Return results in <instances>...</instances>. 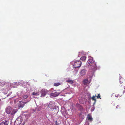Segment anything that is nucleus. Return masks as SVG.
<instances>
[{
    "mask_svg": "<svg viewBox=\"0 0 125 125\" xmlns=\"http://www.w3.org/2000/svg\"><path fill=\"white\" fill-rule=\"evenodd\" d=\"M122 96V94H121V95H120L119 94H118L117 95V96L118 97H121V96Z\"/></svg>",
    "mask_w": 125,
    "mask_h": 125,
    "instance_id": "5701e85b",
    "label": "nucleus"
},
{
    "mask_svg": "<svg viewBox=\"0 0 125 125\" xmlns=\"http://www.w3.org/2000/svg\"><path fill=\"white\" fill-rule=\"evenodd\" d=\"M51 96H55V93H52L51 94Z\"/></svg>",
    "mask_w": 125,
    "mask_h": 125,
    "instance_id": "4be33fe9",
    "label": "nucleus"
},
{
    "mask_svg": "<svg viewBox=\"0 0 125 125\" xmlns=\"http://www.w3.org/2000/svg\"><path fill=\"white\" fill-rule=\"evenodd\" d=\"M79 101L82 104H83L84 102V101H82V102H81L80 101V100H79Z\"/></svg>",
    "mask_w": 125,
    "mask_h": 125,
    "instance_id": "b1692460",
    "label": "nucleus"
},
{
    "mask_svg": "<svg viewBox=\"0 0 125 125\" xmlns=\"http://www.w3.org/2000/svg\"><path fill=\"white\" fill-rule=\"evenodd\" d=\"M82 112H81L80 114L79 115V117L80 118H81L82 119H84V116H83L82 114Z\"/></svg>",
    "mask_w": 125,
    "mask_h": 125,
    "instance_id": "f8f14e48",
    "label": "nucleus"
},
{
    "mask_svg": "<svg viewBox=\"0 0 125 125\" xmlns=\"http://www.w3.org/2000/svg\"><path fill=\"white\" fill-rule=\"evenodd\" d=\"M32 94L33 95H39V94H38V93H35V92H33Z\"/></svg>",
    "mask_w": 125,
    "mask_h": 125,
    "instance_id": "6ab92c4d",
    "label": "nucleus"
},
{
    "mask_svg": "<svg viewBox=\"0 0 125 125\" xmlns=\"http://www.w3.org/2000/svg\"><path fill=\"white\" fill-rule=\"evenodd\" d=\"M80 74L81 76H83L85 74V71L84 70H82L80 72Z\"/></svg>",
    "mask_w": 125,
    "mask_h": 125,
    "instance_id": "9d476101",
    "label": "nucleus"
},
{
    "mask_svg": "<svg viewBox=\"0 0 125 125\" xmlns=\"http://www.w3.org/2000/svg\"><path fill=\"white\" fill-rule=\"evenodd\" d=\"M88 83V81L87 79H84L83 81V83L84 85H87Z\"/></svg>",
    "mask_w": 125,
    "mask_h": 125,
    "instance_id": "1a4fd4ad",
    "label": "nucleus"
},
{
    "mask_svg": "<svg viewBox=\"0 0 125 125\" xmlns=\"http://www.w3.org/2000/svg\"><path fill=\"white\" fill-rule=\"evenodd\" d=\"M28 96L27 95L24 94L23 96V99L24 98V99H26L28 97Z\"/></svg>",
    "mask_w": 125,
    "mask_h": 125,
    "instance_id": "f3484780",
    "label": "nucleus"
},
{
    "mask_svg": "<svg viewBox=\"0 0 125 125\" xmlns=\"http://www.w3.org/2000/svg\"><path fill=\"white\" fill-rule=\"evenodd\" d=\"M96 96V95H95V96H93L91 98L92 99V100L95 101V103L96 101V99H95V96Z\"/></svg>",
    "mask_w": 125,
    "mask_h": 125,
    "instance_id": "2eb2a0df",
    "label": "nucleus"
},
{
    "mask_svg": "<svg viewBox=\"0 0 125 125\" xmlns=\"http://www.w3.org/2000/svg\"><path fill=\"white\" fill-rule=\"evenodd\" d=\"M22 119L21 116H20L18 117L15 120L14 122V125H20L21 123Z\"/></svg>",
    "mask_w": 125,
    "mask_h": 125,
    "instance_id": "f257e3e1",
    "label": "nucleus"
},
{
    "mask_svg": "<svg viewBox=\"0 0 125 125\" xmlns=\"http://www.w3.org/2000/svg\"><path fill=\"white\" fill-rule=\"evenodd\" d=\"M11 108L10 106L7 107L6 109V112L7 114H10L11 111Z\"/></svg>",
    "mask_w": 125,
    "mask_h": 125,
    "instance_id": "423d86ee",
    "label": "nucleus"
},
{
    "mask_svg": "<svg viewBox=\"0 0 125 125\" xmlns=\"http://www.w3.org/2000/svg\"><path fill=\"white\" fill-rule=\"evenodd\" d=\"M60 85V83H55V86H58Z\"/></svg>",
    "mask_w": 125,
    "mask_h": 125,
    "instance_id": "a211bd4d",
    "label": "nucleus"
},
{
    "mask_svg": "<svg viewBox=\"0 0 125 125\" xmlns=\"http://www.w3.org/2000/svg\"><path fill=\"white\" fill-rule=\"evenodd\" d=\"M0 100H1L0 99Z\"/></svg>",
    "mask_w": 125,
    "mask_h": 125,
    "instance_id": "c756f323",
    "label": "nucleus"
},
{
    "mask_svg": "<svg viewBox=\"0 0 125 125\" xmlns=\"http://www.w3.org/2000/svg\"><path fill=\"white\" fill-rule=\"evenodd\" d=\"M66 82L71 84H72L73 83V81L72 80L69 79H68Z\"/></svg>",
    "mask_w": 125,
    "mask_h": 125,
    "instance_id": "4468645a",
    "label": "nucleus"
},
{
    "mask_svg": "<svg viewBox=\"0 0 125 125\" xmlns=\"http://www.w3.org/2000/svg\"><path fill=\"white\" fill-rule=\"evenodd\" d=\"M76 105V106L78 107L79 108V109L81 110H83V108L79 104H77Z\"/></svg>",
    "mask_w": 125,
    "mask_h": 125,
    "instance_id": "9b49d317",
    "label": "nucleus"
},
{
    "mask_svg": "<svg viewBox=\"0 0 125 125\" xmlns=\"http://www.w3.org/2000/svg\"><path fill=\"white\" fill-rule=\"evenodd\" d=\"M124 89L125 90V86L124 87Z\"/></svg>",
    "mask_w": 125,
    "mask_h": 125,
    "instance_id": "a878e982",
    "label": "nucleus"
},
{
    "mask_svg": "<svg viewBox=\"0 0 125 125\" xmlns=\"http://www.w3.org/2000/svg\"><path fill=\"white\" fill-rule=\"evenodd\" d=\"M86 57L85 56L82 57L80 59L83 61H84L86 59Z\"/></svg>",
    "mask_w": 125,
    "mask_h": 125,
    "instance_id": "ddd939ff",
    "label": "nucleus"
},
{
    "mask_svg": "<svg viewBox=\"0 0 125 125\" xmlns=\"http://www.w3.org/2000/svg\"><path fill=\"white\" fill-rule=\"evenodd\" d=\"M87 118L90 121H92L93 120L92 118L91 115L90 114H88V115L87 116Z\"/></svg>",
    "mask_w": 125,
    "mask_h": 125,
    "instance_id": "6e6552de",
    "label": "nucleus"
},
{
    "mask_svg": "<svg viewBox=\"0 0 125 125\" xmlns=\"http://www.w3.org/2000/svg\"><path fill=\"white\" fill-rule=\"evenodd\" d=\"M55 122V123H56H56H57V121H56Z\"/></svg>",
    "mask_w": 125,
    "mask_h": 125,
    "instance_id": "bb28decb",
    "label": "nucleus"
},
{
    "mask_svg": "<svg viewBox=\"0 0 125 125\" xmlns=\"http://www.w3.org/2000/svg\"><path fill=\"white\" fill-rule=\"evenodd\" d=\"M56 107H55V109H56Z\"/></svg>",
    "mask_w": 125,
    "mask_h": 125,
    "instance_id": "c85d7f7f",
    "label": "nucleus"
},
{
    "mask_svg": "<svg viewBox=\"0 0 125 125\" xmlns=\"http://www.w3.org/2000/svg\"><path fill=\"white\" fill-rule=\"evenodd\" d=\"M9 121H4L0 123V125H8L9 124Z\"/></svg>",
    "mask_w": 125,
    "mask_h": 125,
    "instance_id": "0eeeda50",
    "label": "nucleus"
},
{
    "mask_svg": "<svg viewBox=\"0 0 125 125\" xmlns=\"http://www.w3.org/2000/svg\"><path fill=\"white\" fill-rule=\"evenodd\" d=\"M41 96L44 97L47 93V90L45 89H42L41 92Z\"/></svg>",
    "mask_w": 125,
    "mask_h": 125,
    "instance_id": "39448f33",
    "label": "nucleus"
},
{
    "mask_svg": "<svg viewBox=\"0 0 125 125\" xmlns=\"http://www.w3.org/2000/svg\"><path fill=\"white\" fill-rule=\"evenodd\" d=\"M17 112V111L16 110H13L11 114L12 115H13Z\"/></svg>",
    "mask_w": 125,
    "mask_h": 125,
    "instance_id": "dca6fc26",
    "label": "nucleus"
},
{
    "mask_svg": "<svg viewBox=\"0 0 125 125\" xmlns=\"http://www.w3.org/2000/svg\"><path fill=\"white\" fill-rule=\"evenodd\" d=\"M89 59L87 62V64L89 66L94 63V61L93 60V58L91 56L88 57Z\"/></svg>",
    "mask_w": 125,
    "mask_h": 125,
    "instance_id": "7ed1b4c3",
    "label": "nucleus"
},
{
    "mask_svg": "<svg viewBox=\"0 0 125 125\" xmlns=\"http://www.w3.org/2000/svg\"><path fill=\"white\" fill-rule=\"evenodd\" d=\"M100 94H98L97 96V98H100L101 99V98L100 97Z\"/></svg>",
    "mask_w": 125,
    "mask_h": 125,
    "instance_id": "412c9836",
    "label": "nucleus"
},
{
    "mask_svg": "<svg viewBox=\"0 0 125 125\" xmlns=\"http://www.w3.org/2000/svg\"><path fill=\"white\" fill-rule=\"evenodd\" d=\"M54 85L55 86V83L54 84Z\"/></svg>",
    "mask_w": 125,
    "mask_h": 125,
    "instance_id": "cd10ccee",
    "label": "nucleus"
},
{
    "mask_svg": "<svg viewBox=\"0 0 125 125\" xmlns=\"http://www.w3.org/2000/svg\"><path fill=\"white\" fill-rule=\"evenodd\" d=\"M82 63L79 60L75 61L73 65L74 67V68H77L80 67Z\"/></svg>",
    "mask_w": 125,
    "mask_h": 125,
    "instance_id": "f03ea898",
    "label": "nucleus"
},
{
    "mask_svg": "<svg viewBox=\"0 0 125 125\" xmlns=\"http://www.w3.org/2000/svg\"><path fill=\"white\" fill-rule=\"evenodd\" d=\"M60 94L59 93H57L55 92V96H56Z\"/></svg>",
    "mask_w": 125,
    "mask_h": 125,
    "instance_id": "aec40b11",
    "label": "nucleus"
},
{
    "mask_svg": "<svg viewBox=\"0 0 125 125\" xmlns=\"http://www.w3.org/2000/svg\"><path fill=\"white\" fill-rule=\"evenodd\" d=\"M28 102V100L25 101L24 102L20 101L19 103L18 106L22 108L24 106L25 104L27 103Z\"/></svg>",
    "mask_w": 125,
    "mask_h": 125,
    "instance_id": "20e7f679",
    "label": "nucleus"
},
{
    "mask_svg": "<svg viewBox=\"0 0 125 125\" xmlns=\"http://www.w3.org/2000/svg\"><path fill=\"white\" fill-rule=\"evenodd\" d=\"M125 93V91H123V93Z\"/></svg>",
    "mask_w": 125,
    "mask_h": 125,
    "instance_id": "393cba45",
    "label": "nucleus"
}]
</instances>
